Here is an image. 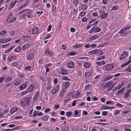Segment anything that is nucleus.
Instances as JSON below:
<instances>
[{
	"instance_id": "f704fd0d",
	"label": "nucleus",
	"mask_w": 131,
	"mask_h": 131,
	"mask_svg": "<svg viewBox=\"0 0 131 131\" xmlns=\"http://www.w3.org/2000/svg\"><path fill=\"white\" fill-rule=\"evenodd\" d=\"M98 51V50L97 49L94 50L90 51L89 52L91 53V54H95Z\"/></svg>"
},
{
	"instance_id": "412c9836",
	"label": "nucleus",
	"mask_w": 131,
	"mask_h": 131,
	"mask_svg": "<svg viewBox=\"0 0 131 131\" xmlns=\"http://www.w3.org/2000/svg\"><path fill=\"white\" fill-rule=\"evenodd\" d=\"M67 73V71L64 69H61L59 72V73L62 75H66Z\"/></svg>"
},
{
	"instance_id": "4468645a",
	"label": "nucleus",
	"mask_w": 131,
	"mask_h": 131,
	"mask_svg": "<svg viewBox=\"0 0 131 131\" xmlns=\"http://www.w3.org/2000/svg\"><path fill=\"white\" fill-rule=\"evenodd\" d=\"M114 108V107H113L107 106L105 105H103L101 107V109L102 110H103L104 109H113Z\"/></svg>"
},
{
	"instance_id": "ddd939ff",
	"label": "nucleus",
	"mask_w": 131,
	"mask_h": 131,
	"mask_svg": "<svg viewBox=\"0 0 131 131\" xmlns=\"http://www.w3.org/2000/svg\"><path fill=\"white\" fill-rule=\"evenodd\" d=\"M99 37V36L97 34H95L90 37L89 40L90 41H92L97 38Z\"/></svg>"
},
{
	"instance_id": "c85d7f7f",
	"label": "nucleus",
	"mask_w": 131,
	"mask_h": 131,
	"mask_svg": "<svg viewBox=\"0 0 131 131\" xmlns=\"http://www.w3.org/2000/svg\"><path fill=\"white\" fill-rule=\"evenodd\" d=\"M18 110L17 108H13L11 109L10 111V112L11 114H13Z\"/></svg>"
},
{
	"instance_id": "c756f323",
	"label": "nucleus",
	"mask_w": 131,
	"mask_h": 131,
	"mask_svg": "<svg viewBox=\"0 0 131 131\" xmlns=\"http://www.w3.org/2000/svg\"><path fill=\"white\" fill-rule=\"evenodd\" d=\"M131 62V60H129L127 62L125 63L124 64H122L121 66L122 67L125 66Z\"/></svg>"
},
{
	"instance_id": "79ce46f5",
	"label": "nucleus",
	"mask_w": 131,
	"mask_h": 131,
	"mask_svg": "<svg viewBox=\"0 0 131 131\" xmlns=\"http://www.w3.org/2000/svg\"><path fill=\"white\" fill-rule=\"evenodd\" d=\"M81 46L80 44H76L75 45H74L73 46V47L74 48H77L80 47Z\"/></svg>"
},
{
	"instance_id": "c03bdc74",
	"label": "nucleus",
	"mask_w": 131,
	"mask_h": 131,
	"mask_svg": "<svg viewBox=\"0 0 131 131\" xmlns=\"http://www.w3.org/2000/svg\"><path fill=\"white\" fill-rule=\"evenodd\" d=\"M126 70L129 72H131V64L128 66V67L126 68Z\"/></svg>"
},
{
	"instance_id": "f3484780",
	"label": "nucleus",
	"mask_w": 131,
	"mask_h": 131,
	"mask_svg": "<svg viewBox=\"0 0 131 131\" xmlns=\"http://www.w3.org/2000/svg\"><path fill=\"white\" fill-rule=\"evenodd\" d=\"M131 92V89L128 90L125 94L124 97L126 98H127L129 96V93Z\"/></svg>"
},
{
	"instance_id": "58836bf2",
	"label": "nucleus",
	"mask_w": 131,
	"mask_h": 131,
	"mask_svg": "<svg viewBox=\"0 0 131 131\" xmlns=\"http://www.w3.org/2000/svg\"><path fill=\"white\" fill-rule=\"evenodd\" d=\"M39 94L38 92H37L36 93L35 95L34 98V100L35 101L37 100L39 96Z\"/></svg>"
},
{
	"instance_id": "4be33fe9",
	"label": "nucleus",
	"mask_w": 131,
	"mask_h": 131,
	"mask_svg": "<svg viewBox=\"0 0 131 131\" xmlns=\"http://www.w3.org/2000/svg\"><path fill=\"white\" fill-rule=\"evenodd\" d=\"M128 53L127 52L125 51H124L121 54V56L123 57V58H124L125 57H127L128 55Z\"/></svg>"
},
{
	"instance_id": "dca6fc26",
	"label": "nucleus",
	"mask_w": 131,
	"mask_h": 131,
	"mask_svg": "<svg viewBox=\"0 0 131 131\" xmlns=\"http://www.w3.org/2000/svg\"><path fill=\"white\" fill-rule=\"evenodd\" d=\"M32 33L33 34H37L39 31L38 28L36 27L32 29Z\"/></svg>"
},
{
	"instance_id": "bf43d9fd",
	"label": "nucleus",
	"mask_w": 131,
	"mask_h": 131,
	"mask_svg": "<svg viewBox=\"0 0 131 131\" xmlns=\"http://www.w3.org/2000/svg\"><path fill=\"white\" fill-rule=\"evenodd\" d=\"M99 12L101 14H104L105 13V11L102 9H99Z\"/></svg>"
},
{
	"instance_id": "7c9ffc66",
	"label": "nucleus",
	"mask_w": 131,
	"mask_h": 131,
	"mask_svg": "<svg viewBox=\"0 0 131 131\" xmlns=\"http://www.w3.org/2000/svg\"><path fill=\"white\" fill-rule=\"evenodd\" d=\"M12 78L10 76H8L7 77L5 81L6 82H9L10 81L12 80Z\"/></svg>"
},
{
	"instance_id": "6e6d98bb",
	"label": "nucleus",
	"mask_w": 131,
	"mask_h": 131,
	"mask_svg": "<svg viewBox=\"0 0 131 131\" xmlns=\"http://www.w3.org/2000/svg\"><path fill=\"white\" fill-rule=\"evenodd\" d=\"M18 64V62H14L12 63L11 65L14 66H16Z\"/></svg>"
},
{
	"instance_id": "5fc2aeb1",
	"label": "nucleus",
	"mask_w": 131,
	"mask_h": 131,
	"mask_svg": "<svg viewBox=\"0 0 131 131\" xmlns=\"http://www.w3.org/2000/svg\"><path fill=\"white\" fill-rule=\"evenodd\" d=\"M86 12L84 11H82L80 12V14L81 16H84L86 14Z\"/></svg>"
},
{
	"instance_id": "49530a36",
	"label": "nucleus",
	"mask_w": 131,
	"mask_h": 131,
	"mask_svg": "<svg viewBox=\"0 0 131 131\" xmlns=\"http://www.w3.org/2000/svg\"><path fill=\"white\" fill-rule=\"evenodd\" d=\"M48 119V117L47 115L43 116L42 118V120L44 121H47Z\"/></svg>"
},
{
	"instance_id": "c9c22d12",
	"label": "nucleus",
	"mask_w": 131,
	"mask_h": 131,
	"mask_svg": "<svg viewBox=\"0 0 131 131\" xmlns=\"http://www.w3.org/2000/svg\"><path fill=\"white\" fill-rule=\"evenodd\" d=\"M22 38L24 40H27L29 39L28 36L27 35L23 36L22 37Z\"/></svg>"
},
{
	"instance_id": "a19ab883",
	"label": "nucleus",
	"mask_w": 131,
	"mask_h": 131,
	"mask_svg": "<svg viewBox=\"0 0 131 131\" xmlns=\"http://www.w3.org/2000/svg\"><path fill=\"white\" fill-rule=\"evenodd\" d=\"M107 15L108 14L107 13H104L102 14L100 16V17L102 18H106L107 17Z\"/></svg>"
},
{
	"instance_id": "a211bd4d",
	"label": "nucleus",
	"mask_w": 131,
	"mask_h": 131,
	"mask_svg": "<svg viewBox=\"0 0 131 131\" xmlns=\"http://www.w3.org/2000/svg\"><path fill=\"white\" fill-rule=\"evenodd\" d=\"M70 84V82H65V84L63 86V88L64 89H66L68 88Z\"/></svg>"
},
{
	"instance_id": "f8f14e48",
	"label": "nucleus",
	"mask_w": 131,
	"mask_h": 131,
	"mask_svg": "<svg viewBox=\"0 0 131 131\" xmlns=\"http://www.w3.org/2000/svg\"><path fill=\"white\" fill-rule=\"evenodd\" d=\"M34 87V85H30L29 86L27 89L29 92H31L33 91Z\"/></svg>"
},
{
	"instance_id": "de8ad7c7",
	"label": "nucleus",
	"mask_w": 131,
	"mask_h": 131,
	"mask_svg": "<svg viewBox=\"0 0 131 131\" xmlns=\"http://www.w3.org/2000/svg\"><path fill=\"white\" fill-rule=\"evenodd\" d=\"M91 74V73L90 72H85L84 75L85 77H87L90 76Z\"/></svg>"
},
{
	"instance_id": "13d9d810",
	"label": "nucleus",
	"mask_w": 131,
	"mask_h": 131,
	"mask_svg": "<svg viewBox=\"0 0 131 131\" xmlns=\"http://www.w3.org/2000/svg\"><path fill=\"white\" fill-rule=\"evenodd\" d=\"M104 56H103L102 57H100L98 58L96 60L97 61L100 60L101 59H104Z\"/></svg>"
},
{
	"instance_id": "1a4fd4ad",
	"label": "nucleus",
	"mask_w": 131,
	"mask_h": 131,
	"mask_svg": "<svg viewBox=\"0 0 131 131\" xmlns=\"http://www.w3.org/2000/svg\"><path fill=\"white\" fill-rule=\"evenodd\" d=\"M80 94V92L78 91H76L73 93H72V96L74 98H75L79 96Z\"/></svg>"
},
{
	"instance_id": "680f3d73",
	"label": "nucleus",
	"mask_w": 131,
	"mask_h": 131,
	"mask_svg": "<svg viewBox=\"0 0 131 131\" xmlns=\"http://www.w3.org/2000/svg\"><path fill=\"white\" fill-rule=\"evenodd\" d=\"M5 79V78L3 77L0 78V83L3 82Z\"/></svg>"
},
{
	"instance_id": "39448f33",
	"label": "nucleus",
	"mask_w": 131,
	"mask_h": 131,
	"mask_svg": "<svg viewBox=\"0 0 131 131\" xmlns=\"http://www.w3.org/2000/svg\"><path fill=\"white\" fill-rule=\"evenodd\" d=\"M16 58V57L15 55L9 56L7 57V61L8 62L13 61Z\"/></svg>"
},
{
	"instance_id": "9b49d317",
	"label": "nucleus",
	"mask_w": 131,
	"mask_h": 131,
	"mask_svg": "<svg viewBox=\"0 0 131 131\" xmlns=\"http://www.w3.org/2000/svg\"><path fill=\"white\" fill-rule=\"evenodd\" d=\"M113 68V65L112 64H108L105 67V68L106 70H110L112 69Z\"/></svg>"
},
{
	"instance_id": "72a5a7b5",
	"label": "nucleus",
	"mask_w": 131,
	"mask_h": 131,
	"mask_svg": "<svg viewBox=\"0 0 131 131\" xmlns=\"http://www.w3.org/2000/svg\"><path fill=\"white\" fill-rule=\"evenodd\" d=\"M112 77V76L111 75L107 76L104 78V81H108L110 79H111Z\"/></svg>"
},
{
	"instance_id": "338daca9",
	"label": "nucleus",
	"mask_w": 131,
	"mask_h": 131,
	"mask_svg": "<svg viewBox=\"0 0 131 131\" xmlns=\"http://www.w3.org/2000/svg\"><path fill=\"white\" fill-rule=\"evenodd\" d=\"M88 20V18L86 17H84L82 19V22H85Z\"/></svg>"
},
{
	"instance_id": "b1692460",
	"label": "nucleus",
	"mask_w": 131,
	"mask_h": 131,
	"mask_svg": "<svg viewBox=\"0 0 131 131\" xmlns=\"http://www.w3.org/2000/svg\"><path fill=\"white\" fill-rule=\"evenodd\" d=\"M27 85L25 84H23L21 85L19 87V88L21 90H23L25 89Z\"/></svg>"
},
{
	"instance_id": "2f4dec72",
	"label": "nucleus",
	"mask_w": 131,
	"mask_h": 131,
	"mask_svg": "<svg viewBox=\"0 0 131 131\" xmlns=\"http://www.w3.org/2000/svg\"><path fill=\"white\" fill-rule=\"evenodd\" d=\"M124 84V82H122L121 84H119L118 86L115 88V89L117 90H118L121 88L122 86H123Z\"/></svg>"
},
{
	"instance_id": "0e129e2a",
	"label": "nucleus",
	"mask_w": 131,
	"mask_h": 131,
	"mask_svg": "<svg viewBox=\"0 0 131 131\" xmlns=\"http://www.w3.org/2000/svg\"><path fill=\"white\" fill-rule=\"evenodd\" d=\"M59 105L58 103L54 105V107L56 109L59 107Z\"/></svg>"
},
{
	"instance_id": "9d476101",
	"label": "nucleus",
	"mask_w": 131,
	"mask_h": 131,
	"mask_svg": "<svg viewBox=\"0 0 131 131\" xmlns=\"http://www.w3.org/2000/svg\"><path fill=\"white\" fill-rule=\"evenodd\" d=\"M74 63L72 61L68 62L67 64V67L69 68H72L74 67Z\"/></svg>"
},
{
	"instance_id": "052dcab7",
	"label": "nucleus",
	"mask_w": 131,
	"mask_h": 131,
	"mask_svg": "<svg viewBox=\"0 0 131 131\" xmlns=\"http://www.w3.org/2000/svg\"><path fill=\"white\" fill-rule=\"evenodd\" d=\"M9 43H7L3 45L2 46V47L3 48H4L6 47L9 46Z\"/></svg>"
},
{
	"instance_id": "423d86ee",
	"label": "nucleus",
	"mask_w": 131,
	"mask_h": 131,
	"mask_svg": "<svg viewBox=\"0 0 131 131\" xmlns=\"http://www.w3.org/2000/svg\"><path fill=\"white\" fill-rule=\"evenodd\" d=\"M12 40L11 38H4L1 39L0 40V42L1 43H3Z\"/></svg>"
},
{
	"instance_id": "393cba45",
	"label": "nucleus",
	"mask_w": 131,
	"mask_h": 131,
	"mask_svg": "<svg viewBox=\"0 0 131 131\" xmlns=\"http://www.w3.org/2000/svg\"><path fill=\"white\" fill-rule=\"evenodd\" d=\"M105 63V62L104 60H102L101 61L96 62V63L98 66H100L104 64Z\"/></svg>"
},
{
	"instance_id": "cd10ccee",
	"label": "nucleus",
	"mask_w": 131,
	"mask_h": 131,
	"mask_svg": "<svg viewBox=\"0 0 131 131\" xmlns=\"http://www.w3.org/2000/svg\"><path fill=\"white\" fill-rule=\"evenodd\" d=\"M94 32L95 33L99 32L101 31V29L97 27H94Z\"/></svg>"
},
{
	"instance_id": "2eb2a0df",
	"label": "nucleus",
	"mask_w": 131,
	"mask_h": 131,
	"mask_svg": "<svg viewBox=\"0 0 131 131\" xmlns=\"http://www.w3.org/2000/svg\"><path fill=\"white\" fill-rule=\"evenodd\" d=\"M42 113L41 112L38 113V111H35L33 113V116L35 117L36 116H41L42 115Z\"/></svg>"
},
{
	"instance_id": "a878e982",
	"label": "nucleus",
	"mask_w": 131,
	"mask_h": 131,
	"mask_svg": "<svg viewBox=\"0 0 131 131\" xmlns=\"http://www.w3.org/2000/svg\"><path fill=\"white\" fill-rule=\"evenodd\" d=\"M84 67L86 68H89L90 66V64L88 62H85L84 64Z\"/></svg>"
},
{
	"instance_id": "aec40b11",
	"label": "nucleus",
	"mask_w": 131,
	"mask_h": 131,
	"mask_svg": "<svg viewBox=\"0 0 131 131\" xmlns=\"http://www.w3.org/2000/svg\"><path fill=\"white\" fill-rule=\"evenodd\" d=\"M17 0L13 2H11L10 3V5L8 9H11L14 6Z\"/></svg>"
},
{
	"instance_id": "864d4df0",
	"label": "nucleus",
	"mask_w": 131,
	"mask_h": 131,
	"mask_svg": "<svg viewBox=\"0 0 131 131\" xmlns=\"http://www.w3.org/2000/svg\"><path fill=\"white\" fill-rule=\"evenodd\" d=\"M76 54L75 52L74 51L70 52H69V56H73L74 55Z\"/></svg>"
},
{
	"instance_id": "20e7f679",
	"label": "nucleus",
	"mask_w": 131,
	"mask_h": 131,
	"mask_svg": "<svg viewBox=\"0 0 131 131\" xmlns=\"http://www.w3.org/2000/svg\"><path fill=\"white\" fill-rule=\"evenodd\" d=\"M112 83L111 82H108L105 85L104 87H105L109 86V88L108 90L110 91L111 89L113 88V86L117 84V82H115L113 83V84H112Z\"/></svg>"
},
{
	"instance_id": "09e8293b",
	"label": "nucleus",
	"mask_w": 131,
	"mask_h": 131,
	"mask_svg": "<svg viewBox=\"0 0 131 131\" xmlns=\"http://www.w3.org/2000/svg\"><path fill=\"white\" fill-rule=\"evenodd\" d=\"M21 49V47H18L15 49L14 51L16 52H19L20 51Z\"/></svg>"
},
{
	"instance_id": "0eeeda50",
	"label": "nucleus",
	"mask_w": 131,
	"mask_h": 131,
	"mask_svg": "<svg viewBox=\"0 0 131 131\" xmlns=\"http://www.w3.org/2000/svg\"><path fill=\"white\" fill-rule=\"evenodd\" d=\"M34 58V54L32 53H29L26 57L27 60L29 61L31 60Z\"/></svg>"
},
{
	"instance_id": "7ed1b4c3",
	"label": "nucleus",
	"mask_w": 131,
	"mask_h": 131,
	"mask_svg": "<svg viewBox=\"0 0 131 131\" xmlns=\"http://www.w3.org/2000/svg\"><path fill=\"white\" fill-rule=\"evenodd\" d=\"M59 88V85L55 84L52 88L51 92V93L53 94H55L58 90Z\"/></svg>"
},
{
	"instance_id": "4d7b16f0",
	"label": "nucleus",
	"mask_w": 131,
	"mask_h": 131,
	"mask_svg": "<svg viewBox=\"0 0 131 131\" xmlns=\"http://www.w3.org/2000/svg\"><path fill=\"white\" fill-rule=\"evenodd\" d=\"M120 113V111L119 110H115V112H114V114L115 115H117Z\"/></svg>"
},
{
	"instance_id": "bb28decb",
	"label": "nucleus",
	"mask_w": 131,
	"mask_h": 131,
	"mask_svg": "<svg viewBox=\"0 0 131 131\" xmlns=\"http://www.w3.org/2000/svg\"><path fill=\"white\" fill-rule=\"evenodd\" d=\"M73 113L71 111L67 112L66 113V115L68 117H70L72 115Z\"/></svg>"
},
{
	"instance_id": "4c0bfd02",
	"label": "nucleus",
	"mask_w": 131,
	"mask_h": 131,
	"mask_svg": "<svg viewBox=\"0 0 131 131\" xmlns=\"http://www.w3.org/2000/svg\"><path fill=\"white\" fill-rule=\"evenodd\" d=\"M62 80H70V79L67 77L66 76H63L61 78Z\"/></svg>"
},
{
	"instance_id": "a18cd8bd",
	"label": "nucleus",
	"mask_w": 131,
	"mask_h": 131,
	"mask_svg": "<svg viewBox=\"0 0 131 131\" xmlns=\"http://www.w3.org/2000/svg\"><path fill=\"white\" fill-rule=\"evenodd\" d=\"M40 79L42 81H44L45 82H46V80L45 77H40Z\"/></svg>"
},
{
	"instance_id": "f257e3e1",
	"label": "nucleus",
	"mask_w": 131,
	"mask_h": 131,
	"mask_svg": "<svg viewBox=\"0 0 131 131\" xmlns=\"http://www.w3.org/2000/svg\"><path fill=\"white\" fill-rule=\"evenodd\" d=\"M20 14H21L20 17L21 18H24L25 17H29L31 14V12L30 10L26 9L21 11Z\"/></svg>"
},
{
	"instance_id": "e2e57ef3",
	"label": "nucleus",
	"mask_w": 131,
	"mask_h": 131,
	"mask_svg": "<svg viewBox=\"0 0 131 131\" xmlns=\"http://www.w3.org/2000/svg\"><path fill=\"white\" fill-rule=\"evenodd\" d=\"M107 113L106 111H103L102 112V114L103 116H106L107 115Z\"/></svg>"
},
{
	"instance_id": "8fccbe9b",
	"label": "nucleus",
	"mask_w": 131,
	"mask_h": 131,
	"mask_svg": "<svg viewBox=\"0 0 131 131\" xmlns=\"http://www.w3.org/2000/svg\"><path fill=\"white\" fill-rule=\"evenodd\" d=\"M79 0H73V3L75 5H77L79 4Z\"/></svg>"
},
{
	"instance_id": "6e6552de",
	"label": "nucleus",
	"mask_w": 131,
	"mask_h": 131,
	"mask_svg": "<svg viewBox=\"0 0 131 131\" xmlns=\"http://www.w3.org/2000/svg\"><path fill=\"white\" fill-rule=\"evenodd\" d=\"M44 53L47 55H49L50 56H52L53 55V53L52 51H49L48 49L46 50L44 52Z\"/></svg>"
},
{
	"instance_id": "603ef678",
	"label": "nucleus",
	"mask_w": 131,
	"mask_h": 131,
	"mask_svg": "<svg viewBox=\"0 0 131 131\" xmlns=\"http://www.w3.org/2000/svg\"><path fill=\"white\" fill-rule=\"evenodd\" d=\"M87 6L86 5H82L81 6V9L83 10H85L87 8Z\"/></svg>"
},
{
	"instance_id": "37998d69",
	"label": "nucleus",
	"mask_w": 131,
	"mask_h": 131,
	"mask_svg": "<svg viewBox=\"0 0 131 131\" xmlns=\"http://www.w3.org/2000/svg\"><path fill=\"white\" fill-rule=\"evenodd\" d=\"M28 4V2H26L24 4L23 6H21L19 8V10H21L23 8H24V7L27 4Z\"/></svg>"
},
{
	"instance_id": "69168bd1",
	"label": "nucleus",
	"mask_w": 131,
	"mask_h": 131,
	"mask_svg": "<svg viewBox=\"0 0 131 131\" xmlns=\"http://www.w3.org/2000/svg\"><path fill=\"white\" fill-rule=\"evenodd\" d=\"M7 31L5 30H3L0 32V35H3L4 34H5L7 32Z\"/></svg>"
},
{
	"instance_id": "3c124183",
	"label": "nucleus",
	"mask_w": 131,
	"mask_h": 131,
	"mask_svg": "<svg viewBox=\"0 0 131 131\" xmlns=\"http://www.w3.org/2000/svg\"><path fill=\"white\" fill-rule=\"evenodd\" d=\"M28 93H29V92H28V91L27 89L25 91H23L21 93V95L22 96L23 95L27 94Z\"/></svg>"
},
{
	"instance_id": "5701e85b",
	"label": "nucleus",
	"mask_w": 131,
	"mask_h": 131,
	"mask_svg": "<svg viewBox=\"0 0 131 131\" xmlns=\"http://www.w3.org/2000/svg\"><path fill=\"white\" fill-rule=\"evenodd\" d=\"M29 46V43H26L22 46L21 50L23 51L25 50Z\"/></svg>"
},
{
	"instance_id": "f03ea898",
	"label": "nucleus",
	"mask_w": 131,
	"mask_h": 131,
	"mask_svg": "<svg viewBox=\"0 0 131 131\" xmlns=\"http://www.w3.org/2000/svg\"><path fill=\"white\" fill-rule=\"evenodd\" d=\"M17 16H14L13 14L10 13L6 19V23H11L14 21L17 18Z\"/></svg>"
},
{
	"instance_id": "e433bc0d",
	"label": "nucleus",
	"mask_w": 131,
	"mask_h": 131,
	"mask_svg": "<svg viewBox=\"0 0 131 131\" xmlns=\"http://www.w3.org/2000/svg\"><path fill=\"white\" fill-rule=\"evenodd\" d=\"M31 67L30 66H27L25 67V69L27 71H31Z\"/></svg>"
},
{
	"instance_id": "473e14b6",
	"label": "nucleus",
	"mask_w": 131,
	"mask_h": 131,
	"mask_svg": "<svg viewBox=\"0 0 131 131\" xmlns=\"http://www.w3.org/2000/svg\"><path fill=\"white\" fill-rule=\"evenodd\" d=\"M14 46H12L10 48L8 49L5 51V53H8L14 47Z\"/></svg>"
},
{
	"instance_id": "ea45409f",
	"label": "nucleus",
	"mask_w": 131,
	"mask_h": 131,
	"mask_svg": "<svg viewBox=\"0 0 131 131\" xmlns=\"http://www.w3.org/2000/svg\"><path fill=\"white\" fill-rule=\"evenodd\" d=\"M119 7L117 6H115L112 7V8L111 9L112 10H115L119 9Z\"/></svg>"
},
{
	"instance_id": "6ab92c4d",
	"label": "nucleus",
	"mask_w": 131,
	"mask_h": 131,
	"mask_svg": "<svg viewBox=\"0 0 131 131\" xmlns=\"http://www.w3.org/2000/svg\"><path fill=\"white\" fill-rule=\"evenodd\" d=\"M21 81L19 80H15L13 81L14 84L15 85H19L21 83Z\"/></svg>"
},
{
	"instance_id": "774afa93",
	"label": "nucleus",
	"mask_w": 131,
	"mask_h": 131,
	"mask_svg": "<svg viewBox=\"0 0 131 131\" xmlns=\"http://www.w3.org/2000/svg\"><path fill=\"white\" fill-rule=\"evenodd\" d=\"M51 88V86L49 84L48 85L47 87L46 90H47L48 91L50 90Z\"/></svg>"
}]
</instances>
